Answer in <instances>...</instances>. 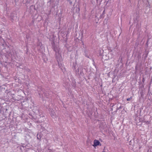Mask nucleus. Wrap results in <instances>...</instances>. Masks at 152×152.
Returning a JSON list of instances; mask_svg holds the SVG:
<instances>
[{
  "instance_id": "nucleus-1",
  "label": "nucleus",
  "mask_w": 152,
  "mask_h": 152,
  "mask_svg": "<svg viewBox=\"0 0 152 152\" xmlns=\"http://www.w3.org/2000/svg\"><path fill=\"white\" fill-rule=\"evenodd\" d=\"M102 144L100 143L99 141L97 140H95L94 141V144L93 146L94 147H96L98 145L101 146Z\"/></svg>"
},
{
  "instance_id": "nucleus-2",
  "label": "nucleus",
  "mask_w": 152,
  "mask_h": 152,
  "mask_svg": "<svg viewBox=\"0 0 152 152\" xmlns=\"http://www.w3.org/2000/svg\"><path fill=\"white\" fill-rule=\"evenodd\" d=\"M38 134H37V139L39 140H41V136L40 135H39V137H40V138H39L38 137Z\"/></svg>"
},
{
  "instance_id": "nucleus-3",
  "label": "nucleus",
  "mask_w": 152,
  "mask_h": 152,
  "mask_svg": "<svg viewBox=\"0 0 152 152\" xmlns=\"http://www.w3.org/2000/svg\"><path fill=\"white\" fill-rule=\"evenodd\" d=\"M126 100L127 101H129L130 99V98H128Z\"/></svg>"
},
{
  "instance_id": "nucleus-4",
  "label": "nucleus",
  "mask_w": 152,
  "mask_h": 152,
  "mask_svg": "<svg viewBox=\"0 0 152 152\" xmlns=\"http://www.w3.org/2000/svg\"><path fill=\"white\" fill-rule=\"evenodd\" d=\"M51 116L52 117H53V115H52V113L51 114Z\"/></svg>"
},
{
  "instance_id": "nucleus-5",
  "label": "nucleus",
  "mask_w": 152,
  "mask_h": 152,
  "mask_svg": "<svg viewBox=\"0 0 152 152\" xmlns=\"http://www.w3.org/2000/svg\"><path fill=\"white\" fill-rule=\"evenodd\" d=\"M129 98L130 99H132V96H131L130 98Z\"/></svg>"
},
{
  "instance_id": "nucleus-6",
  "label": "nucleus",
  "mask_w": 152,
  "mask_h": 152,
  "mask_svg": "<svg viewBox=\"0 0 152 152\" xmlns=\"http://www.w3.org/2000/svg\"><path fill=\"white\" fill-rule=\"evenodd\" d=\"M102 152H105V151H102Z\"/></svg>"
}]
</instances>
